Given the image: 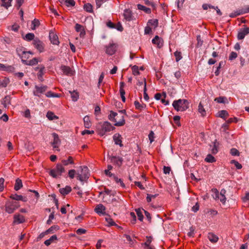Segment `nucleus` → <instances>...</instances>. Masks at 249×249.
Returning a JSON list of instances; mask_svg holds the SVG:
<instances>
[{
	"label": "nucleus",
	"instance_id": "nucleus-1",
	"mask_svg": "<svg viewBox=\"0 0 249 249\" xmlns=\"http://www.w3.org/2000/svg\"><path fill=\"white\" fill-rule=\"evenodd\" d=\"M172 106L178 111H184L189 108V103L186 99H178L175 100Z\"/></svg>",
	"mask_w": 249,
	"mask_h": 249
},
{
	"label": "nucleus",
	"instance_id": "nucleus-2",
	"mask_svg": "<svg viewBox=\"0 0 249 249\" xmlns=\"http://www.w3.org/2000/svg\"><path fill=\"white\" fill-rule=\"evenodd\" d=\"M77 178L81 182L87 180L89 176V170L88 167L86 166H80L79 170L76 172Z\"/></svg>",
	"mask_w": 249,
	"mask_h": 249
},
{
	"label": "nucleus",
	"instance_id": "nucleus-3",
	"mask_svg": "<svg viewBox=\"0 0 249 249\" xmlns=\"http://www.w3.org/2000/svg\"><path fill=\"white\" fill-rule=\"evenodd\" d=\"M213 194L212 196L213 198L216 201H219L223 205H225L226 203L227 198L225 196L226 190L222 189L220 192L217 189L213 190Z\"/></svg>",
	"mask_w": 249,
	"mask_h": 249
},
{
	"label": "nucleus",
	"instance_id": "nucleus-4",
	"mask_svg": "<svg viewBox=\"0 0 249 249\" xmlns=\"http://www.w3.org/2000/svg\"><path fill=\"white\" fill-rule=\"evenodd\" d=\"M118 117H119L118 114L113 111H111L110 114L108 115V119L111 121L115 122V125L118 126L124 125L125 124L124 116L123 115L119 116L120 118V120L119 121H117Z\"/></svg>",
	"mask_w": 249,
	"mask_h": 249
},
{
	"label": "nucleus",
	"instance_id": "nucleus-5",
	"mask_svg": "<svg viewBox=\"0 0 249 249\" xmlns=\"http://www.w3.org/2000/svg\"><path fill=\"white\" fill-rule=\"evenodd\" d=\"M115 127L108 122H104L100 128L98 129V133L101 136H104L107 132L112 131Z\"/></svg>",
	"mask_w": 249,
	"mask_h": 249
},
{
	"label": "nucleus",
	"instance_id": "nucleus-6",
	"mask_svg": "<svg viewBox=\"0 0 249 249\" xmlns=\"http://www.w3.org/2000/svg\"><path fill=\"white\" fill-rule=\"evenodd\" d=\"M64 172L65 169L62 165L58 163L55 167L50 171L49 175L53 178H58Z\"/></svg>",
	"mask_w": 249,
	"mask_h": 249
},
{
	"label": "nucleus",
	"instance_id": "nucleus-7",
	"mask_svg": "<svg viewBox=\"0 0 249 249\" xmlns=\"http://www.w3.org/2000/svg\"><path fill=\"white\" fill-rule=\"evenodd\" d=\"M19 206V202L16 201H8L5 205V211L8 213H12Z\"/></svg>",
	"mask_w": 249,
	"mask_h": 249
},
{
	"label": "nucleus",
	"instance_id": "nucleus-8",
	"mask_svg": "<svg viewBox=\"0 0 249 249\" xmlns=\"http://www.w3.org/2000/svg\"><path fill=\"white\" fill-rule=\"evenodd\" d=\"M117 44L113 42H110L108 45L105 46L106 53L109 55H113L117 51Z\"/></svg>",
	"mask_w": 249,
	"mask_h": 249
},
{
	"label": "nucleus",
	"instance_id": "nucleus-9",
	"mask_svg": "<svg viewBox=\"0 0 249 249\" xmlns=\"http://www.w3.org/2000/svg\"><path fill=\"white\" fill-rule=\"evenodd\" d=\"M47 88V86L45 85H36L33 90V94L35 96L41 97V94L46 91Z\"/></svg>",
	"mask_w": 249,
	"mask_h": 249
},
{
	"label": "nucleus",
	"instance_id": "nucleus-10",
	"mask_svg": "<svg viewBox=\"0 0 249 249\" xmlns=\"http://www.w3.org/2000/svg\"><path fill=\"white\" fill-rule=\"evenodd\" d=\"M63 73L67 76H71L74 74V71H73L70 67L67 66H61L60 67Z\"/></svg>",
	"mask_w": 249,
	"mask_h": 249
},
{
	"label": "nucleus",
	"instance_id": "nucleus-11",
	"mask_svg": "<svg viewBox=\"0 0 249 249\" xmlns=\"http://www.w3.org/2000/svg\"><path fill=\"white\" fill-rule=\"evenodd\" d=\"M249 34V27L241 29L238 33L237 38L239 40L243 39L245 36Z\"/></svg>",
	"mask_w": 249,
	"mask_h": 249
},
{
	"label": "nucleus",
	"instance_id": "nucleus-12",
	"mask_svg": "<svg viewBox=\"0 0 249 249\" xmlns=\"http://www.w3.org/2000/svg\"><path fill=\"white\" fill-rule=\"evenodd\" d=\"M53 140L52 142V145L54 149H57L60 144V140L58 137V136L56 133H53Z\"/></svg>",
	"mask_w": 249,
	"mask_h": 249
},
{
	"label": "nucleus",
	"instance_id": "nucleus-13",
	"mask_svg": "<svg viewBox=\"0 0 249 249\" xmlns=\"http://www.w3.org/2000/svg\"><path fill=\"white\" fill-rule=\"evenodd\" d=\"M33 44L34 47L39 51L42 52L44 50L43 43L38 39H34Z\"/></svg>",
	"mask_w": 249,
	"mask_h": 249
},
{
	"label": "nucleus",
	"instance_id": "nucleus-14",
	"mask_svg": "<svg viewBox=\"0 0 249 249\" xmlns=\"http://www.w3.org/2000/svg\"><path fill=\"white\" fill-rule=\"evenodd\" d=\"M122 136L119 133H115L113 136V141L116 145H119L120 147H123V144L122 143Z\"/></svg>",
	"mask_w": 249,
	"mask_h": 249
},
{
	"label": "nucleus",
	"instance_id": "nucleus-15",
	"mask_svg": "<svg viewBox=\"0 0 249 249\" xmlns=\"http://www.w3.org/2000/svg\"><path fill=\"white\" fill-rule=\"evenodd\" d=\"M95 211L96 213L100 215H104L106 213L105 207L101 204H98L95 208Z\"/></svg>",
	"mask_w": 249,
	"mask_h": 249
},
{
	"label": "nucleus",
	"instance_id": "nucleus-16",
	"mask_svg": "<svg viewBox=\"0 0 249 249\" xmlns=\"http://www.w3.org/2000/svg\"><path fill=\"white\" fill-rule=\"evenodd\" d=\"M49 37L51 42L54 45H58L59 43L58 36L53 32H50Z\"/></svg>",
	"mask_w": 249,
	"mask_h": 249
},
{
	"label": "nucleus",
	"instance_id": "nucleus-17",
	"mask_svg": "<svg viewBox=\"0 0 249 249\" xmlns=\"http://www.w3.org/2000/svg\"><path fill=\"white\" fill-rule=\"evenodd\" d=\"M25 221L24 217L19 214H15L14 216L13 223L15 224H19L23 223Z\"/></svg>",
	"mask_w": 249,
	"mask_h": 249
},
{
	"label": "nucleus",
	"instance_id": "nucleus-18",
	"mask_svg": "<svg viewBox=\"0 0 249 249\" xmlns=\"http://www.w3.org/2000/svg\"><path fill=\"white\" fill-rule=\"evenodd\" d=\"M124 17L127 21H131L133 19L132 12L130 10L126 9L124 11Z\"/></svg>",
	"mask_w": 249,
	"mask_h": 249
},
{
	"label": "nucleus",
	"instance_id": "nucleus-19",
	"mask_svg": "<svg viewBox=\"0 0 249 249\" xmlns=\"http://www.w3.org/2000/svg\"><path fill=\"white\" fill-rule=\"evenodd\" d=\"M111 161L118 166H121L122 164L123 159L122 158L120 157L112 156L111 158Z\"/></svg>",
	"mask_w": 249,
	"mask_h": 249
},
{
	"label": "nucleus",
	"instance_id": "nucleus-20",
	"mask_svg": "<svg viewBox=\"0 0 249 249\" xmlns=\"http://www.w3.org/2000/svg\"><path fill=\"white\" fill-rule=\"evenodd\" d=\"M18 55L21 58L23 62H26V59L28 58V56H24L26 54L25 51L21 48L17 49Z\"/></svg>",
	"mask_w": 249,
	"mask_h": 249
},
{
	"label": "nucleus",
	"instance_id": "nucleus-21",
	"mask_svg": "<svg viewBox=\"0 0 249 249\" xmlns=\"http://www.w3.org/2000/svg\"><path fill=\"white\" fill-rule=\"evenodd\" d=\"M218 142L216 140L213 142V145H210L211 151L212 154H215L218 152Z\"/></svg>",
	"mask_w": 249,
	"mask_h": 249
},
{
	"label": "nucleus",
	"instance_id": "nucleus-22",
	"mask_svg": "<svg viewBox=\"0 0 249 249\" xmlns=\"http://www.w3.org/2000/svg\"><path fill=\"white\" fill-rule=\"evenodd\" d=\"M11 104V97L10 96H6L2 100V104L6 108Z\"/></svg>",
	"mask_w": 249,
	"mask_h": 249
},
{
	"label": "nucleus",
	"instance_id": "nucleus-23",
	"mask_svg": "<svg viewBox=\"0 0 249 249\" xmlns=\"http://www.w3.org/2000/svg\"><path fill=\"white\" fill-rule=\"evenodd\" d=\"M71 191V188L69 186H66L65 188H60L59 189L60 193L64 196H65L70 193Z\"/></svg>",
	"mask_w": 249,
	"mask_h": 249
},
{
	"label": "nucleus",
	"instance_id": "nucleus-24",
	"mask_svg": "<svg viewBox=\"0 0 249 249\" xmlns=\"http://www.w3.org/2000/svg\"><path fill=\"white\" fill-rule=\"evenodd\" d=\"M208 238L212 243H216L218 240V236L213 233H209L208 234Z\"/></svg>",
	"mask_w": 249,
	"mask_h": 249
},
{
	"label": "nucleus",
	"instance_id": "nucleus-25",
	"mask_svg": "<svg viewBox=\"0 0 249 249\" xmlns=\"http://www.w3.org/2000/svg\"><path fill=\"white\" fill-rule=\"evenodd\" d=\"M60 2L65 4L67 7H72L75 4V2L73 0H62Z\"/></svg>",
	"mask_w": 249,
	"mask_h": 249
},
{
	"label": "nucleus",
	"instance_id": "nucleus-26",
	"mask_svg": "<svg viewBox=\"0 0 249 249\" xmlns=\"http://www.w3.org/2000/svg\"><path fill=\"white\" fill-rule=\"evenodd\" d=\"M84 126L86 128H89L91 126V123L88 116H86L83 118Z\"/></svg>",
	"mask_w": 249,
	"mask_h": 249
},
{
	"label": "nucleus",
	"instance_id": "nucleus-27",
	"mask_svg": "<svg viewBox=\"0 0 249 249\" xmlns=\"http://www.w3.org/2000/svg\"><path fill=\"white\" fill-rule=\"evenodd\" d=\"M134 105L136 109L142 110L146 108V105L144 104H140L138 101L134 102Z\"/></svg>",
	"mask_w": 249,
	"mask_h": 249
},
{
	"label": "nucleus",
	"instance_id": "nucleus-28",
	"mask_svg": "<svg viewBox=\"0 0 249 249\" xmlns=\"http://www.w3.org/2000/svg\"><path fill=\"white\" fill-rule=\"evenodd\" d=\"M137 7L139 10L143 11L147 14H150L151 12V10L150 8H147L140 4H138L137 5Z\"/></svg>",
	"mask_w": 249,
	"mask_h": 249
},
{
	"label": "nucleus",
	"instance_id": "nucleus-29",
	"mask_svg": "<svg viewBox=\"0 0 249 249\" xmlns=\"http://www.w3.org/2000/svg\"><path fill=\"white\" fill-rule=\"evenodd\" d=\"M244 15L242 8L236 10L234 12L231 13L230 15V17L232 18H234L237 16H239V15Z\"/></svg>",
	"mask_w": 249,
	"mask_h": 249
},
{
	"label": "nucleus",
	"instance_id": "nucleus-30",
	"mask_svg": "<svg viewBox=\"0 0 249 249\" xmlns=\"http://www.w3.org/2000/svg\"><path fill=\"white\" fill-rule=\"evenodd\" d=\"M22 187V183L21 180L18 178L16 179L14 189L16 191L19 190Z\"/></svg>",
	"mask_w": 249,
	"mask_h": 249
},
{
	"label": "nucleus",
	"instance_id": "nucleus-31",
	"mask_svg": "<svg viewBox=\"0 0 249 249\" xmlns=\"http://www.w3.org/2000/svg\"><path fill=\"white\" fill-rule=\"evenodd\" d=\"M84 9L89 13H91L93 12L92 5L89 3H87L84 4Z\"/></svg>",
	"mask_w": 249,
	"mask_h": 249
},
{
	"label": "nucleus",
	"instance_id": "nucleus-32",
	"mask_svg": "<svg viewBox=\"0 0 249 249\" xmlns=\"http://www.w3.org/2000/svg\"><path fill=\"white\" fill-rule=\"evenodd\" d=\"M57 239V237L56 235H53L49 239L46 240L44 242V244L46 246H49L53 241L56 240Z\"/></svg>",
	"mask_w": 249,
	"mask_h": 249
},
{
	"label": "nucleus",
	"instance_id": "nucleus-33",
	"mask_svg": "<svg viewBox=\"0 0 249 249\" xmlns=\"http://www.w3.org/2000/svg\"><path fill=\"white\" fill-rule=\"evenodd\" d=\"M1 6L4 7L6 9H8L10 6H11V2L12 0H1Z\"/></svg>",
	"mask_w": 249,
	"mask_h": 249
},
{
	"label": "nucleus",
	"instance_id": "nucleus-34",
	"mask_svg": "<svg viewBox=\"0 0 249 249\" xmlns=\"http://www.w3.org/2000/svg\"><path fill=\"white\" fill-rule=\"evenodd\" d=\"M10 197L15 200H21L23 201H26V200L25 198H24L23 196L21 195H18L17 194H15L11 196Z\"/></svg>",
	"mask_w": 249,
	"mask_h": 249
},
{
	"label": "nucleus",
	"instance_id": "nucleus-35",
	"mask_svg": "<svg viewBox=\"0 0 249 249\" xmlns=\"http://www.w3.org/2000/svg\"><path fill=\"white\" fill-rule=\"evenodd\" d=\"M160 41V38L158 36H156L152 40V42L153 44H157L159 47H160L162 45Z\"/></svg>",
	"mask_w": 249,
	"mask_h": 249
},
{
	"label": "nucleus",
	"instance_id": "nucleus-36",
	"mask_svg": "<svg viewBox=\"0 0 249 249\" xmlns=\"http://www.w3.org/2000/svg\"><path fill=\"white\" fill-rule=\"evenodd\" d=\"M45 95L47 97L51 98V97H54V98H59L60 97V94L58 93H54L52 92L51 91H49L47 92L45 94Z\"/></svg>",
	"mask_w": 249,
	"mask_h": 249
},
{
	"label": "nucleus",
	"instance_id": "nucleus-37",
	"mask_svg": "<svg viewBox=\"0 0 249 249\" xmlns=\"http://www.w3.org/2000/svg\"><path fill=\"white\" fill-rule=\"evenodd\" d=\"M59 229V227L57 225H53L46 231V232L48 234L53 233Z\"/></svg>",
	"mask_w": 249,
	"mask_h": 249
},
{
	"label": "nucleus",
	"instance_id": "nucleus-38",
	"mask_svg": "<svg viewBox=\"0 0 249 249\" xmlns=\"http://www.w3.org/2000/svg\"><path fill=\"white\" fill-rule=\"evenodd\" d=\"M38 59L35 57L31 60H29L28 61H27L26 60V62H24V63H25L27 65L33 66L36 64L38 63Z\"/></svg>",
	"mask_w": 249,
	"mask_h": 249
},
{
	"label": "nucleus",
	"instance_id": "nucleus-39",
	"mask_svg": "<svg viewBox=\"0 0 249 249\" xmlns=\"http://www.w3.org/2000/svg\"><path fill=\"white\" fill-rule=\"evenodd\" d=\"M205 161L209 163H213L215 161V159L212 155L208 154L205 158Z\"/></svg>",
	"mask_w": 249,
	"mask_h": 249
},
{
	"label": "nucleus",
	"instance_id": "nucleus-40",
	"mask_svg": "<svg viewBox=\"0 0 249 249\" xmlns=\"http://www.w3.org/2000/svg\"><path fill=\"white\" fill-rule=\"evenodd\" d=\"M46 116L49 120H53L58 118V117L55 115L53 112L51 111L47 112Z\"/></svg>",
	"mask_w": 249,
	"mask_h": 249
},
{
	"label": "nucleus",
	"instance_id": "nucleus-41",
	"mask_svg": "<svg viewBox=\"0 0 249 249\" xmlns=\"http://www.w3.org/2000/svg\"><path fill=\"white\" fill-rule=\"evenodd\" d=\"M62 162L64 165H68L69 164H73L74 163L71 157H69L67 160H63Z\"/></svg>",
	"mask_w": 249,
	"mask_h": 249
},
{
	"label": "nucleus",
	"instance_id": "nucleus-42",
	"mask_svg": "<svg viewBox=\"0 0 249 249\" xmlns=\"http://www.w3.org/2000/svg\"><path fill=\"white\" fill-rule=\"evenodd\" d=\"M39 21L37 19H34L32 22V29L35 30L37 27L39 26Z\"/></svg>",
	"mask_w": 249,
	"mask_h": 249
},
{
	"label": "nucleus",
	"instance_id": "nucleus-43",
	"mask_svg": "<svg viewBox=\"0 0 249 249\" xmlns=\"http://www.w3.org/2000/svg\"><path fill=\"white\" fill-rule=\"evenodd\" d=\"M198 112L201 113L202 116H205L206 114V111L201 103H199L198 107Z\"/></svg>",
	"mask_w": 249,
	"mask_h": 249
},
{
	"label": "nucleus",
	"instance_id": "nucleus-44",
	"mask_svg": "<svg viewBox=\"0 0 249 249\" xmlns=\"http://www.w3.org/2000/svg\"><path fill=\"white\" fill-rule=\"evenodd\" d=\"M147 89H146V82H144V89H143V98L146 101H148L149 100V96L148 94L146 92Z\"/></svg>",
	"mask_w": 249,
	"mask_h": 249
},
{
	"label": "nucleus",
	"instance_id": "nucleus-45",
	"mask_svg": "<svg viewBox=\"0 0 249 249\" xmlns=\"http://www.w3.org/2000/svg\"><path fill=\"white\" fill-rule=\"evenodd\" d=\"M35 35L33 33H28L27 34L24 39L27 41H31L34 39Z\"/></svg>",
	"mask_w": 249,
	"mask_h": 249
},
{
	"label": "nucleus",
	"instance_id": "nucleus-46",
	"mask_svg": "<svg viewBox=\"0 0 249 249\" xmlns=\"http://www.w3.org/2000/svg\"><path fill=\"white\" fill-rule=\"evenodd\" d=\"M71 92L72 100L74 102L76 101L79 98V95H78V93L74 91H73L72 92Z\"/></svg>",
	"mask_w": 249,
	"mask_h": 249
},
{
	"label": "nucleus",
	"instance_id": "nucleus-47",
	"mask_svg": "<svg viewBox=\"0 0 249 249\" xmlns=\"http://www.w3.org/2000/svg\"><path fill=\"white\" fill-rule=\"evenodd\" d=\"M136 212L137 213L138 219L142 221L143 220V216L142 212V210L140 209H136Z\"/></svg>",
	"mask_w": 249,
	"mask_h": 249
},
{
	"label": "nucleus",
	"instance_id": "nucleus-48",
	"mask_svg": "<svg viewBox=\"0 0 249 249\" xmlns=\"http://www.w3.org/2000/svg\"><path fill=\"white\" fill-rule=\"evenodd\" d=\"M174 55L176 57V61L177 62H178L182 58L181 52H178V51H176L174 53Z\"/></svg>",
	"mask_w": 249,
	"mask_h": 249
},
{
	"label": "nucleus",
	"instance_id": "nucleus-49",
	"mask_svg": "<svg viewBox=\"0 0 249 249\" xmlns=\"http://www.w3.org/2000/svg\"><path fill=\"white\" fill-rule=\"evenodd\" d=\"M228 116V113L226 110H222L218 112V116L221 118H225Z\"/></svg>",
	"mask_w": 249,
	"mask_h": 249
},
{
	"label": "nucleus",
	"instance_id": "nucleus-50",
	"mask_svg": "<svg viewBox=\"0 0 249 249\" xmlns=\"http://www.w3.org/2000/svg\"><path fill=\"white\" fill-rule=\"evenodd\" d=\"M148 23L149 24V25L153 26L154 27H156L158 24V21L156 19H150L149 20Z\"/></svg>",
	"mask_w": 249,
	"mask_h": 249
},
{
	"label": "nucleus",
	"instance_id": "nucleus-51",
	"mask_svg": "<svg viewBox=\"0 0 249 249\" xmlns=\"http://www.w3.org/2000/svg\"><path fill=\"white\" fill-rule=\"evenodd\" d=\"M158 196V194L154 195L147 194L146 197V200L148 202L151 201L152 199L156 198Z\"/></svg>",
	"mask_w": 249,
	"mask_h": 249
},
{
	"label": "nucleus",
	"instance_id": "nucleus-52",
	"mask_svg": "<svg viewBox=\"0 0 249 249\" xmlns=\"http://www.w3.org/2000/svg\"><path fill=\"white\" fill-rule=\"evenodd\" d=\"M114 178L116 182L117 183H119L122 188H124L125 187L124 183L123 182V180L121 179L118 178L116 176H114Z\"/></svg>",
	"mask_w": 249,
	"mask_h": 249
},
{
	"label": "nucleus",
	"instance_id": "nucleus-53",
	"mask_svg": "<svg viewBox=\"0 0 249 249\" xmlns=\"http://www.w3.org/2000/svg\"><path fill=\"white\" fill-rule=\"evenodd\" d=\"M44 69L45 67L44 66H42L40 68L39 71L37 73V77L39 79H41V78H42V76L44 74Z\"/></svg>",
	"mask_w": 249,
	"mask_h": 249
},
{
	"label": "nucleus",
	"instance_id": "nucleus-54",
	"mask_svg": "<svg viewBox=\"0 0 249 249\" xmlns=\"http://www.w3.org/2000/svg\"><path fill=\"white\" fill-rule=\"evenodd\" d=\"M230 153L232 156H238L240 155V153L238 150L234 148H232L231 149Z\"/></svg>",
	"mask_w": 249,
	"mask_h": 249
},
{
	"label": "nucleus",
	"instance_id": "nucleus-55",
	"mask_svg": "<svg viewBox=\"0 0 249 249\" xmlns=\"http://www.w3.org/2000/svg\"><path fill=\"white\" fill-rule=\"evenodd\" d=\"M124 237L126 238V240L130 245H132L134 244L133 240L129 235L124 234Z\"/></svg>",
	"mask_w": 249,
	"mask_h": 249
},
{
	"label": "nucleus",
	"instance_id": "nucleus-56",
	"mask_svg": "<svg viewBox=\"0 0 249 249\" xmlns=\"http://www.w3.org/2000/svg\"><path fill=\"white\" fill-rule=\"evenodd\" d=\"M76 172L74 169L69 170L68 173L69 177L71 179L73 178L75 175L76 174Z\"/></svg>",
	"mask_w": 249,
	"mask_h": 249
},
{
	"label": "nucleus",
	"instance_id": "nucleus-57",
	"mask_svg": "<svg viewBox=\"0 0 249 249\" xmlns=\"http://www.w3.org/2000/svg\"><path fill=\"white\" fill-rule=\"evenodd\" d=\"M226 98L225 97H219L215 99V101L218 103H225Z\"/></svg>",
	"mask_w": 249,
	"mask_h": 249
},
{
	"label": "nucleus",
	"instance_id": "nucleus-58",
	"mask_svg": "<svg viewBox=\"0 0 249 249\" xmlns=\"http://www.w3.org/2000/svg\"><path fill=\"white\" fill-rule=\"evenodd\" d=\"M231 162V163L234 164V165H235V166L236 167V168L237 169H240L242 167V165L240 163H239L238 161H237L235 160H232Z\"/></svg>",
	"mask_w": 249,
	"mask_h": 249
},
{
	"label": "nucleus",
	"instance_id": "nucleus-59",
	"mask_svg": "<svg viewBox=\"0 0 249 249\" xmlns=\"http://www.w3.org/2000/svg\"><path fill=\"white\" fill-rule=\"evenodd\" d=\"M237 57V54L236 53L232 52L229 56V59L230 60L232 61L235 59Z\"/></svg>",
	"mask_w": 249,
	"mask_h": 249
},
{
	"label": "nucleus",
	"instance_id": "nucleus-60",
	"mask_svg": "<svg viewBox=\"0 0 249 249\" xmlns=\"http://www.w3.org/2000/svg\"><path fill=\"white\" fill-rule=\"evenodd\" d=\"M84 28L83 27V26H82L81 25L78 24V23H76L75 24V31L77 32H81L82 30H83Z\"/></svg>",
	"mask_w": 249,
	"mask_h": 249
},
{
	"label": "nucleus",
	"instance_id": "nucleus-61",
	"mask_svg": "<svg viewBox=\"0 0 249 249\" xmlns=\"http://www.w3.org/2000/svg\"><path fill=\"white\" fill-rule=\"evenodd\" d=\"M207 213L210 215L214 216L217 214V212L214 209H210L208 210Z\"/></svg>",
	"mask_w": 249,
	"mask_h": 249
},
{
	"label": "nucleus",
	"instance_id": "nucleus-62",
	"mask_svg": "<svg viewBox=\"0 0 249 249\" xmlns=\"http://www.w3.org/2000/svg\"><path fill=\"white\" fill-rule=\"evenodd\" d=\"M144 4L147 6H151L152 7L155 8V4L151 1L149 0H143Z\"/></svg>",
	"mask_w": 249,
	"mask_h": 249
},
{
	"label": "nucleus",
	"instance_id": "nucleus-63",
	"mask_svg": "<svg viewBox=\"0 0 249 249\" xmlns=\"http://www.w3.org/2000/svg\"><path fill=\"white\" fill-rule=\"evenodd\" d=\"M132 71L133 73L135 75H137L139 74V71L138 69V67L137 66H134L132 67Z\"/></svg>",
	"mask_w": 249,
	"mask_h": 249
},
{
	"label": "nucleus",
	"instance_id": "nucleus-64",
	"mask_svg": "<svg viewBox=\"0 0 249 249\" xmlns=\"http://www.w3.org/2000/svg\"><path fill=\"white\" fill-rule=\"evenodd\" d=\"M243 14L249 13V5L245 6L244 7L242 8Z\"/></svg>",
	"mask_w": 249,
	"mask_h": 249
}]
</instances>
